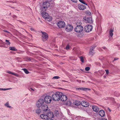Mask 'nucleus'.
<instances>
[{"label": "nucleus", "instance_id": "obj_1", "mask_svg": "<svg viewBox=\"0 0 120 120\" xmlns=\"http://www.w3.org/2000/svg\"><path fill=\"white\" fill-rule=\"evenodd\" d=\"M62 95V92H57L52 95V99L54 101H58L60 100V97Z\"/></svg>", "mask_w": 120, "mask_h": 120}, {"label": "nucleus", "instance_id": "obj_2", "mask_svg": "<svg viewBox=\"0 0 120 120\" xmlns=\"http://www.w3.org/2000/svg\"><path fill=\"white\" fill-rule=\"evenodd\" d=\"M42 15L43 17L45 19V20L47 21L50 22L52 20V18L49 16L48 14L45 12H43L42 13Z\"/></svg>", "mask_w": 120, "mask_h": 120}, {"label": "nucleus", "instance_id": "obj_3", "mask_svg": "<svg viewBox=\"0 0 120 120\" xmlns=\"http://www.w3.org/2000/svg\"><path fill=\"white\" fill-rule=\"evenodd\" d=\"M52 97L50 96L47 95L44 98L45 102L47 103H50L52 100Z\"/></svg>", "mask_w": 120, "mask_h": 120}, {"label": "nucleus", "instance_id": "obj_4", "mask_svg": "<svg viewBox=\"0 0 120 120\" xmlns=\"http://www.w3.org/2000/svg\"><path fill=\"white\" fill-rule=\"evenodd\" d=\"M83 30V26L81 25L77 26L75 29V31L77 33L82 32Z\"/></svg>", "mask_w": 120, "mask_h": 120}, {"label": "nucleus", "instance_id": "obj_5", "mask_svg": "<svg viewBox=\"0 0 120 120\" xmlns=\"http://www.w3.org/2000/svg\"><path fill=\"white\" fill-rule=\"evenodd\" d=\"M92 29V26L90 25H87L85 26L84 30L86 32H88L91 31Z\"/></svg>", "mask_w": 120, "mask_h": 120}, {"label": "nucleus", "instance_id": "obj_6", "mask_svg": "<svg viewBox=\"0 0 120 120\" xmlns=\"http://www.w3.org/2000/svg\"><path fill=\"white\" fill-rule=\"evenodd\" d=\"M50 3L48 2H46L43 3L42 5V8L41 9L42 10H45V9L47 8L49 6H50Z\"/></svg>", "mask_w": 120, "mask_h": 120}, {"label": "nucleus", "instance_id": "obj_7", "mask_svg": "<svg viewBox=\"0 0 120 120\" xmlns=\"http://www.w3.org/2000/svg\"><path fill=\"white\" fill-rule=\"evenodd\" d=\"M83 20L85 21L86 23H92L93 22V20H92L91 17H85L83 18Z\"/></svg>", "mask_w": 120, "mask_h": 120}, {"label": "nucleus", "instance_id": "obj_8", "mask_svg": "<svg viewBox=\"0 0 120 120\" xmlns=\"http://www.w3.org/2000/svg\"><path fill=\"white\" fill-rule=\"evenodd\" d=\"M42 34V39L44 41L46 40L48 38V36L47 34L45 32H41Z\"/></svg>", "mask_w": 120, "mask_h": 120}, {"label": "nucleus", "instance_id": "obj_9", "mask_svg": "<svg viewBox=\"0 0 120 120\" xmlns=\"http://www.w3.org/2000/svg\"><path fill=\"white\" fill-rule=\"evenodd\" d=\"M44 102V100L43 99H40L36 103L37 106L38 108L40 107L43 104Z\"/></svg>", "mask_w": 120, "mask_h": 120}, {"label": "nucleus", "instance_id": "obj_10", "mask_svg": "<svg viewBox=\"0 0 120 120\" xmlns=\"http://www.w3.org/2000/svg\"><path fill=\"white\" fill-rule=\"evenodd\" d=\"M57 25L59 28H64L65 26V24L64 21H60L58 23Z\"/></svg>", "mask_w": 120, "mask_h": 120}, {"label": "nucleus", "instance_id": "obj_11", "mask_svg": "<svg viewBox=\"0 0 120 120\" xmlns=\"http://www.w3.org/2000/svg\"><path fill=\"white\" fill-rule=\"evenodd\" d=\"M73 28V26L70 24H69L66 26L65 30L67 31L70 32L71 31Z\"/></svg>", "mask_w": 120, "mask_h": 120}, {"label": "nucleus", "instance_id": "obj_12", "mask_svg": "<svg viewBox=\"0 0 120 120\" xmlns=\"http://www.w3.org/2000/svg\"><path fill=\"white\" fill-rule=\"evenodd\" d=\"M81 105L84 107H87L89 105V103L88 102L85 101H83L81 102Z\"/></svg>", "mask_w": 120, "mask_h": 120}, {"label": "nucleus", "instance_id": "obj_13", "mask_svg": "<svg viewBox=\"0 0 120 120\" xmlns=\"http://www.w3.org/2000/svg\"><path fill=\"white\" fill-rule=\"evenodd\" d=\"M60 99L61 101H66L67 99V97L65 95H63L62 93V95Z\"/></svg>", "mask_w": 120, "mask_h": 120}, {"label": "nucleus", "instance_id": "obj_14", "mask_svg": "<svg viewBox=\"0 0 120 120\" xmlns=\"http://www.w3.org/2000/svg\"><path fill=\"white\" fill-rule=\"evenodd\" d=\"M78 6L79 9L80 10H83L86 8V7L82 4H79Z\"/></svg>", "mask_w": 120, "mask_h": 120}, {"label": "nucleus", "instance_id": "obj_15", "mask_svg": "<svg viewBox=\"0 0 120 120\" xmlns=\"http://www.w3.org/2000/svg\"><path fill=\"white\" fill-rule=\"evenodd\" d=\"M47 116L48 118H52L54 116V115L53 113L51 112H49L47 114Z\"/></svg>", "mask_w": 120, "mask_h": 120}, {"label": "nucleus", "instance_id": "obj_16", "mask_svg": "<svg viewBox=\"0 0 120 120\" xmlns=\"http://www.w3.org/2000/svg\"><path fill=\"white\" fill-rule=\"evenodd\" d=\"M81 104V102L78 100H75L73 102V105L76 106H79Z\"/></svg>", "mask_w": 120, "mask_h": 120}, {"label": "nucleus", "instance_id": "obj_17", "mask_svg": "<svg viewBox=\"0 0 120 120\" xmlns=\"http://www.w3.org/2000/svg\"><path fill=\"white\" fill-rule=\"evenodd\" d=\"M99 115L102 117L105 116V111L103 110H100L99 112Z\"/></svg>", "mask_w": 120, "mask_h": 120}, {"label": "nucleus", "instance_id": "obj_18", "mask_svg": "<svg viewBox=\"0 0 120 120\" xmlns=\"http://www.w3.org/2000/svg\"><path fill=\"white\" fill-rule=\"evenodd\" d=\"M94 49V48L93 47L90 49L89 54V55L91 56H93L94 53L95 52Z\"/></svg>", "mask_w": 120, "mask_h": 120}, {"label": "nucleus", "instance_id": "obj_19", "mask_svg": "<svg viewBox=\"0 0 120 120\" xmlns=\"http://www.w3.org/2000/svg\"><path fill=\"white\" fill-rule=\"evenodd\" d=\"M66 104L67 106H72L73 105V103H72L70 100L66 102Z\"/></svg>", "mask_w": 120, "mask_h": 120}, {"label": "nucleus", "instance_id": "obj_20", "mask_svg": "<svg viewBox=\"0 0 120 120\" xmlns=\"http://www.w3.org/2000/svg\"><path fill=\"white\" fill-rule=\"evenodd\" d=\"M5 41L6 42V44L4 45L3 46L4 47L7 48L8 47V45L10 44V43L9 41V40H6Z\"/></svg>", "mask_w": 120, "mask_h": 120}, {"label": "nucleus", "instance_id": "obj_21", "mask_svg": "<svg viewBox=\"0 0 120 120\" xmlns=\"http://www.w3.org/2000/svg\"><path fill=\"white\" fill-rule=\"evenodd\" d=\"M92 109L93 110L96 112H98L99 111V109L98 107L96 106H93L92 107Z\"/></svg>", "mask_w": 120, "mask_h": 120}, {"label": "nucleus", "instance_id": "obj_22", "mask_svg": "<svg viewBox=\"0 0 120 120\" xmlns=\"http://www.w3.org/2000/svg\"><path fill=\"white\" fill-rule=\"evenodd\" d=\"M41 108L43 110L45 111L48 109V107L46 105H43L41 106Z\"/></svg>", "mask_w": 120, "mask_h": 120}, {"label": "nucleus", "instance_id": "obj_23", "mask_svg": "<svg viewBox=\"0 0 120 120\" xmlns=\"http://www.w3.org/2000/svg\"><path fill=\"white\" fill-rule=\"evenodd\" d=\"M40 117L41 119L45 120H47L48 118L47 114H42L41 115Z\"/></svg>", "mask_w": 120, "mask_h": 120}, {"label": "nucleus", "instance_id": "obj_24", "mask_svg": "<svg viewBox=\"0 0 120 120\" xmlns=\"http://www.w3.org/2000/svg\"><path fill=\"white\" fill-rule=\"evenodd\" d=\"M29 90L31 92V94H34V92H36L37 91V90L35 89H33L30 88L29 89Z\"/></svg>", "mask_w": 120, "mask_h": 120}, {"label": "nucleus", "instance_id": "obj_25", "mask_svg": "<svg viewBox=\"0 0 120 120\" xmlns=\"http://www.w3.org/2000/svg\"><path fill=\"white\" fill-rule=\"evenodd\" d=\"M113 30L114 29L112 28L111 29L109 30V36L111 37H112L113 35Z\"/></svg>", "mask_w": 120, "mask_h": 120}, {"label": "nucleus", "instance_id": "obj_26", "mask_svg": "<svg viewBox=\"0 0 120 120\" xmlns=\"http://www.w3.org/2000/svg\"><path fill=\"white\" fill-rule=\"evenodd\" d=\"M7 72L8 74H11L12 75H14L17 77H18L19 76V75L18 74H17L16 73H13L9 71H7Z\"/></svg>", "mask_w": 120, "mask_h": 120}, {"label": "nucleus", "instance_id": "obj_27", "mask_svg": "<svg viewBox=\"0 0 120 120\" xmlns=\"http://www.w3.org/2000/svg\"><path fill=\"white\" fill-rule=\"evenodd\" d=\"M4 105L5 106L9 108H12V107L11 106L9 105V104L8 102H7Z\"/></svg>", "mask_w": 120, "mask_h": 120}, {"label": "nucleus", "instance_id": "obj_28", "mask_svg": "<svg viewBox=\"0 0 120 120\" xmlns=\"http://www.w3.org/2000/svg\"><path fill=\"white\" fill-rule=\"evenodd\" d=\"M9 49L11 50L12 51H16L17 50L14 47H9Z\"/></svg>", "mask_w": 120, "mask_h": 120}, {"label": "nucleus", "instance_id": "obj_29", "mask_svg": "<svg viewBox=\"0 0 120 120\" xmlns=\"http://www.w3.org/2000/svg\"><path fill=\"white\" fill-rule=\"evenodd\" d=\"M22 70H23L25 72L26 74H28L29 73V72L26 68H23Z\"/></svg>", "mask_w": 120, "mask_h": 120}, {"label": "nucleus", "instance_id": "obj_30", "mask_svg": "<svg viewBox=\"0 0 120 120\" xmlns=\"http://www.w3.org/2000/svg\"><path fill=\"white\" fill-rule=\"evenodd\" d=\"M68 114L71 117H75V116L71 114L69 112H68Z\"/></svg>", "mask_w": 120, "mask_h": 120}, {"label": "nucleus", "instance_id": "obj_31", "mask_svg": "<svg viewBox=\"0 0 120 120\" xmlns=\"http://www.w3.org/2000/svg\"><path fill=\"white\" fill-rule=\"evenodd\" d=\"M12 89V88H0V90L4 91L7 90H11Z\"/></svg>", "mask_w": 120, "mask_h": 120}, {"label": "nucleus", "instance_id": "obj_32", "mask_svg": "<svg viewBox=\"0 0 120 120\" xmlns=\"http://www.w3.org/2000/svg\"><path fill=\"white\" fill-rule=\"evenodd\" d=\"M80 60L83 63L84 62L83 58L82 56H81L79 57Z\"/></svg>", "mask_w": 120, "mask_h": 120}, {"label": "nucleus", "instance_id": "obj_33", "mask_svg": "<svg viewBox=\"0 0 120 120\" xmlns=\"http://www.w3.org/2000/svg\"><path fill=\"white\" fill-rule=\"evenodd\" d=\"M41 112V109H37L36 110V112L37 114H39Z\"/></svg>", "mask_w": 120, "mask_h": 120}, {"label": "nucleus", "instance_id": "obj_34", "mask_svg": "<svg viewBox=\"0 0 120 120\" xmlns=\"http://www.w3.org/2000/svg\"><path fill=\"white\" fill-rule=\"evenodd\" d=\"M79 1L82 3V4H85L86 5H87V4L85 3L84 1L83 0H79Z\"/></svg>", "mask_w": 120, "mask_h": 120}, {"label": "nucleus", "instance_id": "obj_35", "mask_svg": "<svg viewBox=\"0 0 120 120\" xmlns=\"http://www.w3.org/2000/svg\"><path fill=\"white\" fill-rule=\"evenodd\" d=\"M60 78V77L59 76H56L53 77L52 78V79H57Z\"/></svg>", "mask_w": 120, "mask_h": 120}, {"label": "nucleus", "instance_id": "obj_36", "mask_svg": "<svg viewBox=\"0 0 120 120\" xmlns=\"http://www.w3.org/2000/svg\"><path fill=\"white\" fill-rule=\"evenodd\" d=\"M70 48L69 46V45H68L66 46V49L67 50H68Z\"/></svg>", "mask_w": 120, "mask_h": 120}, {"label": "nucleus", "instance_id": "obj_37", "mask_svg": "<svg viewBox=\"0 0 120 120\" xmlns=\"http://www.w3.org/2000/svg\"><path fill=\"white\" fill-rule=\"evenodd\" d=\"M90 69V68L89 67H86L85 68V70L87 71L89 70Z\"/></svg>", "mask_w": 120, "mask_h": 120}, {"label": "nucleus", "instance_id": "obj_38", "mask_svg": "<svg viewBox=\"0 0 120 120\" xmlns=\"http://www.w3.org/2000/svg\"><path fill=\"white\" fill-rule=\"evenodd\" d=\"M88 90V89L86 88L82 87V90H83L86 91Z\"/></svg>", "mask_w": 120, "mask_h": 120}, {"label": "nucleus", "instance_id": "obj_39", "mask_svg": "<svg viewBox=\"0 0 120 120\" xmlns=\"http://www.w3.org/2000/svg\"><path fill=\"white\" fill-rule=\"evenodd\" d=\"M82 87H78V88H76V90H82Z\"/></svg>", "mask_w": 120, "mask_h": 120}, {"label": "nucleus", "instance_id": "obj_40", "mask_svg": "<svg viewBox=\"0 0 120 120\" xmlns=\"http://www.w3.org/2000/svg\"><path fill=\"white\" fill-rule=\"evenodd\" d=\"M105 71H106V73L107 74H108L109 73V71L108 70H105Z\"/></svg>", "mask_w": 120, "mask_h": 120}, {"label": "nucleus", "instance_id": "obj_41", "mask_svg": "<svg viewBox=\"0 0 120 120\" xmlns=\"http://www.w3.org/2000/svg\"><path fill=\"white\" fill-rule=\"evenodd\" d=\"M71 1L75 3L77 2V0H71Z\"/></svg>", "mask_w": 120, "mask_h": 120}, {"label": "nucleus", "instance_id": "obj_42", "mask_svg": "<svg viewBox=\"0 0 120 120\" xmlns=\"http://www.w3.org/2000/svg\"><path fill=\"white\" fill-rule=\"evenodd\" d=\"M4 31L5 32H6V33H9V34H10V33L8 31L6 30H4Z\"/></svg>", "mask_w": 120, "mask_h": 120}, {"label": "nucleus", "instance_id": "obj_43", "mask_svg": "<svg viewBox=\"0 0 120 120\" xmlns=\"http://www.w3.org/2000/svg\"><path fill=\"white\" fill-rule=\"evenodd\" d=\"M120 104H118L117 105V106L118 107H120Z\"/></svg>", "mask_w": 120, "mask_h": 120}, {"label": "nucleus", "instance_id": "obj_44", "mask_svg": "<svg viewBox=\"0 0 120 120\" xmlns=\"http://www.w3.org/2000/svg\"><path fill=\"white\" fill-rule=\"evenodd\" d=\"M118 59V58H115L114 59V60H117Z\"/></svg>", "mask_w": 120, "mask_h": 120}, {"label": "nucleus", "instance_id": "obj_45", "mask_svg": "<svg viewBox=\"0 0 120 120\" xmlns=\"http://www.w3.org/2000/svg\"><path fill=\"white\" fill-rule=\"evenodd\" d=\"M30 30L31 31H33L34 30V29L33 28H31Z\"/></svg>", "mask_w": 120, "mask_h": 120}, {"label": "nucleus", "instance_id": "obj_46", "mask_svg": "<svg viewBox=\"0 0 120 120\" xmlns=\"http://www.w3.org/2000/svg\"><path fill=\"white\" fill-rule=\"evenodd\" d=\"M46 120H53V119L51 118H48Z\"/></svg>", "mask_w": 120, "mask_h": 120}, {"label": "nucleus", "instance_id": "obj_47", "mask_svg": "<svg viewBox=\"0 0 120 120\" xmlns=\"http://www.w3.org/2000/svg\"><path fill=\"white\" fill-rule=\"evenodd\" d=\"M102 48L103 49H106V48L105 47H102Z\"/></svg>", "mask_w": 120, "mask_h": 120}, {"label": "nucleus", "instance_id": "obj_48", "mask_svg": "<svg viewBox=\"0 0 120 120\" xmlns=\"http://www.w3.org/2000/svg\"><path fill=\"white\" fill-rule=\"evenodd\" d=\"M62 81H63V82H68L67 81H66L65 80H63Z\"/></svg>", "mask_w": 120, "mask_h": 120}, {"label": "nucleus", "instance_id": "obj_49", "mask_svg": "<svg viewBox=\"0 0 120 120\" xmlns=\"http://www.w3.org/2000/svg\"><path fill=\"white\" fill-rule=\"evenodd\" d=\"M0 44L1 43H3V42L2 41H1V40H0Z\"/></svg>", "mask_w": 120, "mask_h": 120}, {"label": "nucleus", "instance_id": "obj_50", "mask_svg": "<svg viewBox=\"0 0 120 120\" xmlns=\"http://www.w3.org/2000/svg\"><path fill=\"white\" fill-rule=\"evenodd\" d=\"M101 120H107V119H105V118H103Z\"/></svg>", "mask_w": 120, "mask_h": 120}, {"label": "nucleus", "instance_id": "obj_51", "mask_svg": "<svg viewBox=\"0 0 120 120\" xmlns=\"http://www.w3.org/2000/svg\"><path fill=\"white\" fill-rule=\"evenodd\" d=\"M78 36L79 37H82V36L79 35V36Z\"/></svg>", "mask_w": 120, "mask_h": 120}, {"label": "nucleus", "instance_id": "obj_52", "mask_svg": "<svg viewBox=\"0 0 120 120\" xmlns=\"http://www.w3.org/2000/svg\"><path fill=\"white\" fill-rule=\"evenodd\" d=\"M100 63L99 62H98L97 64L98 65Z\"/></svg>", "mask_w": 120, "mask_h": 120}, {"label": "nucleus", "instance_id": "obj_53", "mask_svg": "<svg viewBox=\"0 0 120 120\" xmlns=\"http://www.w3.org/2000/svg\"><path fill=\"white\" fill-rule=\"evenodd\" d=\"M103 76H104V77H105V76L104 75Z\"/></svg>", "mask_w": 120, "mask_h": 120}, {"label": "nucleus", "instance_id": "obj_54", "mask_svg": "<svg viewBox=\"0 0 120 120\" xmlns=\"http://www.w3.org/2000/svg\"><path fill=\"white\" fill-rule=\"evenodd\" d=\"M80 81H79L78 82H80Z\"/></svg>", "mask_w": 120, "mask_h": 120}, {"label": "nucleus", "instance_id": "obj_55", "mask_svg": "<svg viewBox=\"0 0 120 120\" xmlns=\"http://www.w3.org/2000/svg\"><path fill=\"white\" fill-rule=\"evenodd\" d=\"M109 111H111L110 110H109Z\"/></svg>", "mask_w": 120, "mask_h": 120}]
</instances>
